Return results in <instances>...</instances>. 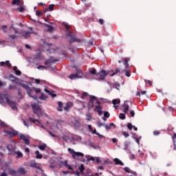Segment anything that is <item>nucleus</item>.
Instances as JSON below:
<instances>
[{
  "label": "nucleus",
  "instance_id": "9b49d317",
  "mask_svg": "<svg viewBox=\"0 0 176 176\" xmlns=\"http://www.w3.org/2000/svg\"><path fill=\"white\" fill-rule=\"evenodd\" d=\"M89 97H90V99L88 103V108H93L94 107V101L96 98L94 96H90Z\"/></svg>",
  "mask_w": 176,
  "mask_h": 176
},
{
  "label": "nucleus",
  "instance_id": "5701e85b",
  "mask_svg": "<svg viewBox=\"0 0 176 176\" xmlns=\"http://www.w3.org/2000/svg\"><path fill=\"white\" fill-rule=\"evenodd\" d=\"M129 61H130V59L129 58H124V65L126 68L130 67V65H129Z\"/></svg>",
  "mask_w": 176,
  "mask_h": 176
},
{
  "label": "nucleus",
  "instance_id": "f3484780",
  "mask_svg": "<svg viewBox=\"0 0 176 176\" xmlns=\"http://www.w3.org/2000/svg\"><path fill=\"white\" fill-rule=\"evenodd\" d=\"M1 170H3V171H6L7 173H9L10 171V166L8 163H6L3 166L1 167Z\"/></svg>",
  "mask_w": 176,
  "mask_h": 176
},
{
  "label": "nucleus",
  "instance_id": "a211bd4d",
  "mask_svg": "<svg viewBox=\"0 0 176 176\" xmlns=\"http://www.w3.org/2000/svg\"><path fill=\"white\" fill-rule=\"evenodd\" d=\"M30 167H32V168H37V170H41V166H39L36 162H31Z\"/></svg>",
  "mask_w": 176,
  "mask_h": 176
},
{
  "label": "nucleus",
  "instance_id": "6ab92c4d",
  "mask_svg": "<svg viewBox=\"0 0 176 176\" xmlns=\"http://www.w3.org/2000/svg\"><path fill=\"white\" fill-rule=\"evenodd\" d=\"M104 127H105V129H106V130H111V129H112V127H113L114 129H116V125H115L114 124H113V122H111V123H110L109 125L108 124H105L104 125Z\"/></svg>",
  "mask_w": 176,
  "mask_h": 176
},
{
  "label": "nucleus",
  "instance_id": "4be33fe9",
  "mask_svg": "<svg viewBox=\"0 0 176 176\" xmlns=\"http://www.w3.org/2000/svg\"><path fill=\"white\" fill-rule=\"evenodd\" d=\"M56 61H57V60H52V59H48L47 60L44 64L45 65H47L48 67H50V65H52V63H56Z\"/></svg>",
  "mask_w": 176,
  "mask_h": 176
},
{
  "label": "nucleus",
  "instance_id": "3c124183",
  "mask_svg": "<svg viewBox=\"0 0 176 176\" xmlns=\"http://www.w3.org/2000/svg\"><path fill=\"white\" fill-rule=\"evenodd\" d=\"M87 92H84L82 95H81V98L85 99V97H87Z\"/></svg>",
  "mask_w": 176,
  "mask_h": 176
},
{
  "label": "nucleus",
  "instance_id": "f8f14e48",
  "mask_svg": "<svg viewBox=\"0 0 176 176\" xmlns=\"http://www.w3.org/2000/svg\"><path fill=\"white\" fill-rule=\"evenodd\" d=\"M121 72L122 74H124V72H125V76H127L128 78H130V76H131V72H130V67H126L124 69H122Z\"/></svg>",
  "mask_w": 176,
  "mask_h": 176
},
{
  "label": "nucleus",
  "instance_id": "8fccbe9b",
  "mask_svg": "<svg viewBox=\"0 0 176 176\" xmlns=\"http://www.w3.org/2000/svg\"><path fill=\"white\" fill-rule=\"evenodd\" d=\"M62 138H63V141H68V140H69V137H68L67 135L62 136Z\"/></svg>",
  "mask_w": 176,
  "mask_h": 176
},
{
  "label": "nucleus",
  "instance_id": "0e129e2a",
  "mask_svg": "<svg viewBox=\"0 0 176 176\" xmlns=\"http://www.w3.org/2000/svg\"><path fill=\"white\" fill-rule=\"evenodd\" d=\"M1 127H8V125L5 122H1Z\"/></svg>",
  "mask_w": 176,
  "mask_h": 176
},
{
  "label": "nucleus",
  "instance_id": "0eeeda50",
  "mask_svg": "<svg viewBox=\"0 0 176 176\" xmlns=\"http://www.w3.org/2000/svg\"><path fill=\"white\" fill-rule=\"evenodd\" d=\"M32 108L33 109L34 113L37 115L38 118L42 115V109H41V107L36 104H32Z\"/></svg>",
  "mask_w": 176,
  "mask_h": 176
},
{
  "label": "nucleus",
  "instance_id": "de8ad7c7",
  "mask_svg": "<svg viewBox=\"0 0 176 176\" xmlns=\"http://www.w3.org/2000/svg\"><path fill=\"white\" fill-rule=\"evenodd\" d=\"M72 174H74V175H76V176H80V173H79V171H74V170H72Z\"/></svg>",
  "mask_w": 176,
  "mask_h": 176
},
{
  "label": "nucleus",
  "instance_id": "c03bdc74",
  "mask_svg": "<svg viewBox=\"0 0 176 176\" xmlns=\"http://www.w3.org/2000/svg\"><path fill=\"white\" fill-rule=\"evenodd\" d=\"M74 126L75 127H77L78 129H79L80 127V122L76 121L74 123Z\"/></svg>",
  "mask_w": 176,
  "mask_h": 176
},
{
  "label": "nucleus",
  "instance_id": "cd10ccee",
  "mask_svg": "<svg viewBox=\"0 0 176 176\" xmlns=\"http://www.w3.org/2000/svg\"><path fill=\"white\" fill-rule=\"evenodd\" d=\"M35 155H36V159H42V157H43V156H42V154L39 153V151H36Z\"/></svg>",
  "mask_w": 176,
  "mask_h": 176
},
{
  "label": "nucleus",
  "instance_id": "c756f323",
  "mask_svg": "<svg viewBox=\"0 0 176 176\" xmlns=\"http://www.w3.org/2000/svg\"><path fill=\"white\" fill-rule=\"evenodd\" d=\"M78 170L80 171L81 174H83L85 171V165L82 164L80 166H78Z\"/></svg>",
  "mask_w": 176,
  "mask_h": 176
},
{
  "label": "nucleus",
  "instance_id": "473e14b6",
  "mask_svg": "<svg viewBox=\"0 0 176 176\" xmlns=\"http://www.w3.org/2000/svg\"><path fill=\"white\" fill-rule=\"evenodd\" d=\"M15 153L17 155L16 156L17 159H20V157H23V154L21 152L16 151Z\"/></svg>",
  "mask_w": 176,
  "mask_h": 176
},
{
  "label": "nucleus",
  "instance_id": "37998d69",
  "mask_svg": "<svg viewBox=\"0 0 176 176\" xmlns=\"http://www.w3.org/2000/svg\"><path fill=\"white\" fill-rule=\"evenodd\" d=\"M141 94H142V96H144V94H146V91H142L141 93L138 92L136 96H139V97H141Z\"/></svg>",
  "mask_w": 176,
  "mask_h": 176
},
{
  "label": "nucleus",
  "instance_id": "aec40b11",
  "mask_svg": "<svg viewBox=\"0 0 176 176\" xmlns=\"http://www.w3.org/2000/svg\"><path fill=\"white\" fill-rule=\"evenodd\" d=\"M115 164L119 165V166H124V163H123L119 158H115L114 159Z\"/></svg>",
  "mask_w": 176,
  "mask_h": 176
},
{
  "label": "nucleus",
  "instance_id": "393cba45",
  "mask_svg": "<svg viewBox=\"0 0 176 176\" xmlns=\"http://www.w3.org/2000/svg\"><path fill=\"white\" fill-rule=\"evenodd\" d=\"M124 171H125V173H131V174H133L134 175H137V173L136 172H133V171H130V168H129V167H125L124 168Z\"/></svg>",
  "mask_w": 176,
  "mask_h": 176
},
{
  "label": "nucleus",
  "instance_id": "1a4fd4ad",
  "mask_svg": "<svg viewBox=\"0 0 176 176\" xmlns=\"http://www.w3.org/2000/svg\"><path fill=\"white\" fill-rule=\"evenodd\" d=\"M3 133H6V134H8V135H10L11 138L12 137H16V135H19V132L16 130L9 131V130L4 129Z\"/></svg>",
  "mask_w": 176,
  "mask_h": 176
},
{
  "label": "nucleus",
  "instance_id": "f704fd0d",
  "mask_svg": "<svg viewBox=\"0 0 176 176\" xmlns=\"http://www.w3.org/2000/svg\"><path fill=\"white\" fill-rule=\"evenodd\" d=\"M119 118L120 119H122V120H124V119H126V115H124V113H120L119 115Z\"/></svg>",
  "mask_w": 176,
  "mask_h": 176
},
{
  "label": "nucleus",
  "instance_id": "603ef678",
  "mask_svg": "<svg viewBox=\"0 0 176 176\" xmlns=\"http://www.w3.org/2000/svg\"><path fill=\"white\" fill-rule=\"evenodd\" d=\"M32 90H34V91H36V94L41 93V89H38V88L33 87V88H32Z\"/></svg>",
  "mask_w": 176,
  "mask_h": 176
},
{
  "label": "nucleus",
  "instance_id": "a18cd8bd",
  "mask_svg": "<svg viewBox=\"0 0 176 176\" xmlns=\"http://www.w3.org/2000/svg\"><path fill=\"white\" fill-rule=\"evenodd\" d=\"M122 135H124V137H125V138H127V137H129L130 134H129V132L123 131Z\"/></svg>",
  "mask_w": 176,
  "mask_h": 176
},
{
  "label": "nucleus",
  "instance_id": "4c0bfd02",
  "mask_svg": "<svg viewBox=\"0 0 176 176\" xmlns=\"http://www.w3.org/2000/svg\"><path fill=\"white\" fill-rule=\"evenodd\" d=\"M102 109V107L100 105H97L95 107V111H96V112H98V111H101Z\"/></svg>",
  "mask_w": 176,
  "mask_h": 176
},
{
  "label": "nucleus",
  "instance_id": "412c9836",
  "mask_svg": "<svg viewBox=\"0 0 176 176\" xmlns=\"http://www.w3.org/2000/svg\"><path fill=\"white\" fill-rule=\"evenodd\" d=\"M18 172L19 173V174H21L22 175H25V174H27V170H25V169L23 167L19 168Z\"/></svg>",
  "mask_w": 176,
  "mask_h": 176
},
{
  "label": "nucleus",
  "instance_id": "dca6fc26",
  "mask_svg": "<svg viewBox=\"0 0 176 176\" xmlns=\"http://www.w3.org/2000/svg\"><path fill=\"white\" fill-rule=\"evenodd\" d=\"M74 104L72 103V102H67L66 104V106L64 107V110L65 111H69L70 108H72Z\"/></svg>",
  "mask_w": 176,
  "mask_h": 176
},
{
  "label": "nucleus",
  "instance_id": "774afa93",
  "mask_svg": "<svg viewBox=\"0 0 176 176\" xmlns=\"http://www.w3.org/2000/svg\"><path fill=\"white\" fill-rule=\"evenodd\" d=\"M153 134H154L155 135H159V134H160V132H159V131H155L153 132Z\"/></svg>",
  "mask_w": 176,
  "mask_h": 176
},
{
  "label": "nucleus",
  "instance_id": "ea45409f",
  "mask_svg": "<svg viewBox=\"0 0 176 176\" xmlns=\"http://www.w3.org/2000/svg\"><path fill=\"white\" fill-rule=\"evenodd\" d=\"M144 82L147 85H148V86H152V85H153V82H152V81L151 80H144Z\"/></svg>",
  "mask_w": 176,
  "mask_h": 176
},
{
  "label": "nucleus",
  "instance_id": "09e8293b",
  "mask_svg": "<svg viewBox=\"0 0 176 176\" xmlns=\"http://www.w3.org/2000/svg\"><path fill=\"white\" fill-rule=\"evenodd\" d=\"M41 68H42V69H47V67H46V66H43V65H38L37 67V69H41Z\"/></svg>",
  "mask_w": 176,
  "mask_h": 176
},
{
  "label": "nucleus",
  "instance_id": "4d7b16f0",
  "mask_svg": "<svg viewBox=\"0 0 176 176\" xmlns=\"http://www.w3.org/2000/svg\"><path fill=\"white\" fill-rule=\"evenodd\" d=\"M130 115L131 118H134V116H135V112H134V110H131L130 111Z\"/></svg>",
  "mask_w": 176,
  "mask_h": 176
},
{
  "label": "nucleus",
  "instance_id": "2eb2a0df",
  "mask_svg": "<svg viewBox=\"0 0 176 176\" xmlns=\"http://www.w3.org/2000/svg\"><path fill=\"white\" fill-rule=\"evenodd\" d=\"M6 65L8 67V68H10L12 67V64H10V62L9 60H6V62H1L0 63V67H5Z\"/></svg>",
  "mask_w": 176,
  "mask_h": 176
},
{
  "label": "nucleus",
  "instance_id": "6e6d98bb",
  "mask_svg": "<svg viewBox=\"0 0 176 176\" xmlns=\"http://www.w3.org/2000/svg\"><path fill=\"white\" fill-rule=\"evenodd\" d=\"M175 138H176V133H173V135L172 136V140H173V144H175Z\"/></svg>",
  "mask_w": 176,
  "mask_h": 176
},
{
  "label": "nucleus",
  "instance_id": "a878e982",
  "mask_svg": "<svg viewBox=\"0 0 176 176\" xmlns=\"http://www.w3.org/2000/svg\"><path fill=\"white\" fill-rule=\"evenodd\" d=\"M47 145L46 144H43L42 145L38 146V149L40 151H45Z\"/></svg>",
  "mask_w": 176,
  "mask_h": 176
},
{
  "label": "nucleus",
  "instance_id": "e2e57ef3",
  "mask_svg": "<svg viewBox=\"0 0 176 176\" xmlns=\"http://www.w3.org/2000/svg\"><path fill=\"white\" fill-rule=\"evenodd\" d=\"M9 36L11 39H16L17 38V35H10Z\"/></svg>",
  "mask_w": 176,
  "mask_h": 176
},
{
  "label": "nucleus",
  "instance_id": "e433bc0d",
  "mask_svg": "<svg viewBox=\"0 0 176 176\" xmlns=\"http://www.w3.org/2000/svg\"><path fill=\"white\" fill-rule=\"evenodd\" d=\"M43 15V12L42 11H36V16H37V17H41Z\"/></svg>",
  "mask_w": 176,
  "mask_h": 176
},
{
  "label": "nucleus",
  "instance_id": "a19ab883",
  "mask_svg": "<svg viewBox=\"0 0 176 176\" xmlns=\"http://www.w3.org/2000/svg\"><path fill=\"white\" fill-rule=\"evenodd\" d=\"M115 88L117 89V90H119L120 89V84L118 82H115L114 83Z\"/></svg>",
  "mask_w": 176,
  "mask_h": 176
},
{
  "label": "nucleus",
  "instance_id": "58836bf2",
  "mask_svg": "<svg viewBox=\"0 0 176 176\" xmlns=\"http://www.w3.org/2000/svg\"><path fill=\"white\" fill-rule=\"evenodd\" d=\"M12 30H13V31H14L15 34H19V30H17V29L13 28V26L10 27V31H12Z\"/></svg>",
  "mask_w": 176,
  "mask_h": 176
},
{
  "label": "nucleus",
  "instance_id": "7ed1b4c3",
  "mask_svg": "<svg viewBox=\"0 0 176 176\" xmlns=\"http://www.w3.org/2000/svg\"><path fill=\"white\" fill-rule=\"evenodd\" d=\"M66 36L71 38V40L69 41V45H72V43H74V42H78V43H80V42H82V40L76 38L75 34H74V33H72L71 32L67 31V32L66 34Z\"/></svg>",
  "mask_w": 176,
  "mask_h": 176
},
{
  "label": "nucleus",
  "instance_id": "2f4dec72",
  "mask_svg": "<svg viewBox=\"0 0 176 176\" xmlns=\"http://www.w3.org/2000/svg\"><path fill=\"white\" fill-rule=\"evenodd\" d=\"M120 102V99H114L112 100V104L113 105H118Z\"/></svg>",
  "mask_w": 176,
  "mask_h": 176
},
{
  "label": "nucleus",
  "instance_id": "9d476101",
  "mask_svg": "<svg viewBox=\"0 0 176 176\" xmlns=\"http://www.w3.org/2000/svg\"><path fill=\"white\" fill-rule=\"evenodd\" d=\"M19 138L20 140L24 141L25 145H30V139H28V137L25 136V135L23 133L19 134Z\"/></svg>",
  "mask_w": 176,
  "mask_h": 176
},
{
  "label": "nucleus",
  "instance_id": "f03ea898",
  "mask_svg": "<svg viewBox=\"0 0 176 176\" xmlns=\"http://www.w3.org/2000/svg\"><path fill=\"white\" fill-rule=\"evenodd\" d=\"M5 100L7 104H8V105H10L12 109H17V107H16V102L10 100L7 96L0 94V104L1 105H5Z\"/></svg>",
  "mask_w": 176,
  "mask_h": 176
},
{
  "label": "nucleus",
  "instance_id": "f257e3e1",
  "mask_svg": "<svg viewBox=\"0 0 176 176\" xmlns=\"http://www.w3.org/2000/svg\"><path fill=\"white\" fill-rule=\"evenodd\" d=\"M116 74H120V69H116L115 72L113 70L105 71L102 70L101 72L96 74V79L98 80H104L107 75H109V76H115Z\"/></svg>",
  "mask_w": 176,
  "mask_h": 176
},
{
  "label": "nucleus",
  "instance_id": "6e6552de",
  "mask_svg": "<svg viewBox=\"0 0 176 176\" xmlns=\"http://www.w3.org/2000/svg\"><path fill=\"white\" fill-rule=\"evenodd\" d=\"M29 30H30V32L24 30L21 33L25 39H29V38H31V34H34V32H32V28H29Z\"/></svg>",
  "mask_w": 176,
  "mask_h": 176
},
{
  "label": "nucleus",
  "instance_id": "c9c22d12",
  "mask_svg": "<svg viewBox=\"0 0 176 176\" xmlns=\"http://www.w3.org/2000/svg\"><path fill=\"white\" fill-rule=\"evenodd\" d=\"M1 30L5 32V34H6V32H8V31H6V30H8V25H3L1 27Z\"/></svg>",
  "mask_w": 176,
  "mask_h": 176
},
{
  "label": "nucleus",
  "instance_id": "4468645a",
  "mask_svg": "<svg viewBox=\"0 0 176 176\" xmlns=\"http://www.w3.org/2000/svg\"><path fill=\"white\" fill-rule=\"evenodd\" d=\"M53 10H54V4H50L47 8H45L44 12L46 13V12H53Z\"/></svg>",
  "mask_w": 176,
  "mask_h": 176
},
{
  "label": "nucleus",
  "instance_id": "39448f33",
  "mask_svg": "<svg viewBox=\"0 0 176 176\" xmlns=\"http://www.w3.org/2000/svg\"><path fill=\"white\" fill-rule=\"evenodd\" d=\"M67 151L69 153H71L72 155L73 159H76V157H83V156H85V154H83L82 153L74 151V150L71 148H67Z\"/></svg>",
  "mask_w": 176,
  "mask_h": 176
},
{
  "label": "nucleus",
  "instance_id": "7c9ffc66",
  "mask_svg": "<svg viewBox=\"0 0 176 176\" xmlns=\"http://www.w3.org/2000/svg\"><path fill=\"white\" fill-rule=\"evenodd\" d=\"M12 3V5H18V6H20L21 1L20 0H13Z\"/></svg>",
  "mask_w": 176,
  "mask_h": 176
},
{
  "label": "nucleus",
  "instance_id": "79ce46f5",
  "mask_svg": "<svg viewBox=\"0 0 176 176\" xmlns=\"http://www.w3.org/2000/svg\"><path fill=\"white\" fill-rule=\"evenodd\" d=\"M89 74H91V75H97L96 69H93L92 70H90Z\"/></svg>",
  "mask_w": 176,
  "mask_h": 176
},
{
  "label": "nucleus",
  "instance_id": "69168bd1",
  "mask_svg": "<svg viewBox=\"0 0 176 176\" xmlns=\"http://www.w3.org/2000/svg\"><path fill=\"white\" fill-rule=\"evenodd\" d=\"M99 23H100V24H101V25H102V24H104V19H99Z\"/></svg>",
  "mask_w": 176,
  "mask_h": 176
},
{
  "label": "nucleus",
  "instance_id": "bf43d9fd",
  "mask_svg": "<svg viewBox=\"0 0 176 176\" xmlns=\"http://www.w3.org/2000/svg\"><path fill=\"white\" fill-rule=\"evenodd\" d=\"M90 160L92 161V162H94V160H96V158L94 157H91L87 159V162H90Z\"/></svg>",
  "mask_w": 176,
  "mask_h": 176
},
{
  "label": "nucleus",
  "instance_id": "bb28decb",
  "mask_svg": "<svg viewBox=\"0 0 176 176\" xmlns=\"http://www.w3.org/2000/svg\"><path fill=\"white\" fill-rule=\"evenodd\" d=\"M123 107H125V109H124V113H127V112H129L130 106H129V104H126V103H124Z\"/></svg>",
  "mask_w": 176,
  "mask_h": 176
},
{
  "label": "nucleus",
  "instance_id": "20e7f679",
  "mask_svg": "<svg viewBox=\"0 0 176 176\" xmlns=\"http://www.w3.org/2000/svg\"><path fill=\"white\" fill-rule=\"evenodd\" d=\"M21 86H22V87H23V89H25L28 96H30V97H31L32 98H33L34 100H38V97H36V95L32 96V89H31V87H30L28 85H25V84H23V83H20Z\"/></svg>",
  "mask_w": 176,
  "mask_h": 176
},
{
  "label": "nucleus",
  "instance_id": "72a5a7b5",
  "mask_svg": "<svg viewBox=\"0 0 176 176\" xmlns=\"http://www.w3.org/2000/svg\"><path fill=\"white\" fill-rule=\"evenodd\" d=\"M47 98V96H46V94L42 93L41 96H40V100H46Z\"/></svg>",
  "mask_w": 176,
  "mask_h": 176
},
{
  "label": "nucleus",
  "instance_id": "ddd939ff",
  "mask_svg": "<svg viewBox=\"0 0 176 176\" xmlns=\"http://www.w3.org/2000/svg\"><path fill=\"white\" fill-rule=\"evenodd\" d=\"M44 91H45V93H47V94H49V96H51V97H52V98H54V97H57V94H54V91H49V89H47V88H45Z\"/></svg>",
  "mask_w": 176,
  "mask_h": 176
},
{
  "label": "nucleus",
  "instance_id": "b1692460",
  "mask_svg": "<svg viewBox=\"0 0 176 176\" xmlns=\"http://www.w3.org/2000/svg\"><path fill=\"white\" fill-rule=\"evenodd\" d=\"M58 111L59 112H63V102H58Z\"/></svg>",
  "mask_w": 176,
  "mask_h": 176
},
{
  "label": "nucleus",
  "instance_id": "052dcab7",
  "mask_svg": "<svg viewBox=\"0 0 176 176\" xmlns=\"http://www.w3.org/2000/svg\"><path fill=\"white\" fill-rule=\"evenodd\" d=\"M15 74H16V75H18V76H20V75H21V71H20V70H16V71L15 72Z\"/></svg>",
  "mask_w": 176,
  "mask_h": 176
},
{
  "label": "nucleus",
  "instance_id": "864d4df0",
  "mask_svg": "<svg viewBox=\"0 0 176 176\" xmlns=\"http://www.w3.org/2000/svg\"><path fill=\"white\" fill-rule=\"evenodd\" d=\"M8 173H10V175H14L16 174V170L10 169Z\"/></svg>",
  "mask_w": 176,
  "mask_h": 176
},
{
  "label": "nucleus",
  "instance_id": "5fc2aeb1",
  "mask_svg": "<svg viewBox=\"0 0 176 176\" xmlns=\"http://www.w3.org/2000/svg\"><path fill=\"white\" fill-rule=\"evenodd\" d=\"M16 10H18L19 12H23L24 10H25V9L23 7H21V8H16Z\"/></svg>",
  "mask_w": 176,
  "mask_h": 176
},
{
  "label": "nucleus",
  "instance_id": "49530a36",
  "mask_svg": "<svg viewBox=\"0 0 176 176\" xmlns=\"http://www.w3.org/2000/svg\"><path fill=\"white\" fill-rule=\"evenodd\" d=\"M127 127H128V129H129V130H133V124H131V123H128L127 124Z\"/></svg>",
  "mask_w": 176,
  "mask_h": 176
},
{
  "label": "nucleus",
  "instance_id": "13d9d810",
  "mask_svg": "<svg viewBox=\"0 0 176 176\" xmlns=\"http://www.w3.org/2000/svg\"><path fill=\"white\" fill-rule=\"evenodd\" d=\"M109 116H110V114H109V113L108 111H105L104 113V118H109Z\"/></svg>",
  "mask_w": 176,
  "mask_h": 176
},
{
  "label": "nucleus",
  "instance_id": "c85d7f7f",
  "mask_svg": "<svg viewBox=\"0 0 176 176\" xmlns=\"http://www.w3.org/2000/svg\"><path fill=\"white\" fill-rule=\"evenodd\" d=\"M29 120L32 123H36L37 122L38 124H41V120H34V119H32L31 118H29Z\"/></svg>",
  "mask_w": 176,
  "mask_h": 176
},
{
  "label": "nucleus",
  "instance_id": "338daca9",
  "mask_svg": "<svg viewBox=\"0 0 176 176\" xmlns=\"http://www.w3.org/2000/svg\"><path fill=\"white\" fill-rule=\"evenodd\" d=\"M0 176H8V173H6V171H4L0 175Z\"/></svg>",
  "mask_w": 176,
  "mask_h": 176
},
{
  "label": "nucleus",
  "instance_id": "423d86ee",
  "mask_svg": "<svg viewBox=\"0 0 176 176\" xmlns=\"http://www.w3.org/2000/svg\"><path fill=\"white\" fill-rule=\"evenodd\" d=\"M83 77V72H82V70H79L77 69L76 73L75 74H72L69 76V79H71L72 80L73 79H76V78L77 79H80L82 78Z\"/></svg>",
  "mask_w": 176,
  "mask_h": 176
},
{
  "label": "nucleus",
  "instance_id": "680f3d73",
  "mask_svg": "<svg viewBox=\"0 0 176 176\" xmlns=\"http://www.w3.org/2000/svg\"><path fill=\"white\" fill-rule=\"evenodd\" d=\"M87 120H91V114H87Z\"/></svg>",
  "mask_w": 176,
  "mask_h": 176
}]
</instances>
